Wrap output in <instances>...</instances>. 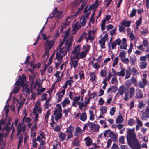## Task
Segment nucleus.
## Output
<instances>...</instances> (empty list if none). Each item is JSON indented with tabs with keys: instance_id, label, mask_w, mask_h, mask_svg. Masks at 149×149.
<instances>
[{
	"instance_id": "nucleus-11",
	"label": "nucleus",
	"mask_w": 149,
	"mask_h": 149,
	"mask_svg": "<svg viewBox=\"0 0 149 149\" xmlns=\"http://www.w3.org/2000/svg\"><path fill=\"white\" fill-rule=\"evenodd\" d=\"M14 123H13L12 124L10 127H9L8 125H4L2 130H1L2 131V133H3V132L4 130L6 131L7 132H9L10 131L12 130L13 128V126Z\"/></svg>"
},
{
	"instance_id": "nucleus-32",
	"label": "nucleus",
	"mask_w": 149,
	"mask_h": 149,
	"mask_svg": "<svg viewBox=\"0 0 149 149\" xmlns=\"http://www.w3.org/2000/svg\"><path fill=\"white\" fill-rule=\"evenodd\" d=\"M87 118L86 113L84 112L81 113L80 116V120L83 121H85Z\"/></svg>"
},
{
	"instance_id": "nucleus-27",
	"label": "nucleus",
	"mask_w": 149,
	"mask_h": 149,
	"mask_svg": "<svg viewBox=\"0 0 149 149\" xmlns=\"http://www.w3.org/2000/svg\"><path fill=\"white\" fill-rule=\"evenodd\" d=\"M80 98L81 97L80 96L78 97L75 96L74 99L73 100V102L72 103V106L75 107H77V105L76 104V103H77V102L79 101L80 100Z\"/></svg>"
},
{
	"instance_id": "nucleus-13",
	"label": "nucleus",
	"mask_w": 149,
	"mask_h": 149,
	"mask_svg": "<svg viewBox=\"0 0 149 149\" xmlns=\"http://www.w3.org/2000/svg\"><path fill=\"white\" fill-rule=\"evenodd\" d=\"M70 22L69 21L68 22V19L67 18L65 21L63 22L62 23L63 25L61 26V29L60 31V32H62L64 28H65L66 27L69 25L70 24Z\"/></svg>"
},
{
	"instance_id": "nucleus-36",
	"label": "nucleus",
	"mask_w": 149,
	"mask_h": 149,
	"mask_svg": "<svg viewBox=\"0 0 149 149\" xmlns=\"http://www.w3.org/2000/svg\"><path fill=\"white\" fill-rule=\"evenodd\" d=\"M37 111H38V113H41L42 111V109L41 107H38L37 108H36V109L35 110L34 107L33 109V113L34 114H36L37 113Z\"/></svg>"
},
{
	"instance_id": "nucleus-6",
	"label": "nucleus",
	"mask_w": 149,
	"mask_h": 149,
	"mask_svg": "<svg viewBox=\"0 0 149 149\" xmlns=\"http://www.w3.org/2000/svg\"><path fill=\"white\" fill-rule=\"evenodd\" d=\"M149 118V107L147 106L145 111L142 114L141 120H146Z\"/></svg>"
},
{
	"instance_id": "nucleus-14",
	"label": "nucleus",
	"mask_w": 149,
	"mask_h": 149,
	"mask_svg": "<svg viewBox=\"0 0 149 149\" xmlns=\"http://www.w3.org/2000/svg\"><path fill=\"white\" fill-rule=\"evenodd\" d=\"M17 84L22 87L23 88L28 86V85L25 83V81H23L22 80L21 81L19 80H17L15 83V85Z\"/></svg>"
},
{
	"instance_id": "nucleus-22",
	"label": "nucleus",
	"mask_w": 149,
	"mask_h": 149,
	"mask_svg": "<svg viewBox=\"0 0 149 149\" xmlns=\"http://www.w3.org/2000/svg\"><path fill=\"white\" fill-rule=\"evenodd\" d=\"M89 75L90 76V80L92 82L94 81L97 78L94 72H91L89 74Z\"/></svg>"
},
{
	"instance_id": "nucleus-58",
	"label": "nucleus",
	"mask_w": 149,
	"mask_h": 149,
	"mask_svg": "<svg viewBox=\"0 0 149 149\" xmlns=\"http://www.w3.org/2000/svg\"><path fill=\"white\" fill-rule=\"evenodd\" d=\"M92 33V31H90L89 32V34L88 35V38L87 39V41L88 40H94V38L93 36L91 35V33Z\"/></svg>"
},
{
	"instance_id": "nucleus-1",
	"label": "nucleus",
	"mask_w": 149,
	"mask_h": 149,
	"mask_svg": "<svg viewBox=\"0 0 149 149\" xmlns=\"http://www.w3.org/2000/svg\"><path fill=\"white\" fill-rule=\"evenodd\" d=\"M135 128L128 129L127 139L128 145L133 149H141V145L134 133Z\"/></svg>"
},
{
	"instance_id": "nucleus-24",
	"label": "nucleus",
	"mask_w": 149,
	"mask_h": 149,
	"mask_svg": "<svg viewBox=\"0 0 149 149\" xmlns=\"http://www.w3.org/2000/svg\"><path fill=\"white\" fill-rule=\"evenodd\" d=\"M66 134L61 131L58 134V137L61 141H64L65 139Z\"/></svg>"
},
{
	"instance_id": "nucleus-2",
	"label": "nucleus",
	"mask_w": 149,
	"mask_h": 149,
	"mask_svg": "<svg viewBox=\"0 0 149 149\" xmlns=\"http://www.w3.org/2000/svg\"><path fill=\"white\" fill-rule=\"evenodd\" d=\"M73 41V38L72 37L68 38L66 41V46L61 48L59 52L65 56L67 54V52L70 51V48L71 47Z\"/></svg>"
},
{
	"instance_id": "nucleus-64",
	"label": "nucleus",
	"mask_w": 149,
	"mask_h": 149,
	"mask_svg": "<svg viewBox=\"0 0 149 149\" xmlns=\"http://www.w3.org/2000/svg\"><path fill=\"white\" fill-rule=\"evenodd\" d=\"M125 137L124 136H121L119 139V142L122 144L125 143Z\"/></svg>"
},
{
	"instance_id": "nucleus-12",
	"label": "nucleus",
	"mask_w": 149,
	"mask_h": 149,
	"mask_svg": "<svg viewBox=\"0 0 149 149\" xmlns=\"http://www.w3.org/2000/svg\"><path fill=\"white\" fill-rule=\"evenodd\" d=\"M136 94L135 96L136 98L140 99L143 97V94L142 91L140 89H137L136 90Z\"/></svg>"
},
{
	"instance_id": "nucleus-8",
	"label": "nucleus",
	"mask_w": 149,
	"mask_h": 149,
	"mask_svg": "<svg viewBox=\"0 0 149 149\" xmlns=\"http://www.w3.org/2000/svg\"><path fill=\"white\" fill-rule=\"evenodd\" d=\"M139 88H143L147 84V81L145 78H143L142 79V81H139Z\"/></svg>"
},
{
	"instance_id": "nucleus-47",
	"label": "nucleus",
	"mask_w": 149,
	"mask_h": 149,
	"mask_svg": "<svg viewBox=\"0 0 149 149\" xmlns=\"http://www.w3.org/2000/svg\"><path fill=\"white\" fill-rule=\"evenodd\" d=\"M137 12V10L134 8H133L131 12V13L130 15V17L132 18L134 16L136 15Z\"/></svg>"
},
{
	"instance_id": "nucleus-37",
	"label": "nucleus",
	"mask_w": 149,
	"mask_h": 149,
	"mask_svg": "<svg viewBox=\"0 0 149 149\" xmlns=\"http://www.w3.org/2000/svg\"><path fill=\"white\" fill-rule=\"evenodd\" d=\"M81 48V45L80 44H78L74 49L72 50V52H75L80 53Z\"/></svg>"
},
{
	"instance_id": "nucleus-44",
	"label": "nucleus",
	"mask_w": 149,
	"mask_h": 149,
	"mask_svg": "<svg viewBox=\"0 0 149 149\" xmlns=\"http://www.w3.org/2000/svg\"><path fill=\"white\" fill-rule=\"evenodd\" d=\"M23 134L20 135L19 137V140L18 141V145H19V147L21 146L23 142Z\"/></svg>"
},
{
	"instance_id": "nucleus-50",
	"label": "nucleus",
	"mask_w": 149,
	"mask_h": 149,
	"mask_svg": "<svg viewBox=\"0 0 149 149\" xmlns=\"http://www.w3.org/2000/svg\"><path fill=\"white\" fill-rule=\"evenodd\" d=\"M80 57L79 58H83L85 57L86 55V52L83 51L82 52L80 53Z\"/></svg>"
},
{
	"instance_id": "nucleus-3",
	"label": "nucleus",
	"mask_w": 149,
	"mask_h": 149,
	"mask_svg": "<svg viewBox=\"0 0 149 149\" xmlns=\"http://www.w3.org/2000/svg\"><path fill=\"white\" fill-rule=\"evenodd\" d=\"M57 109L54 111L53 115L55 116V119L56 121H58L60 119L62 118V107L60 104L56 105Z\"/></svg>"
},
{
	"instance_id": "nucleus-25",
	"label": "nucleus",
	"mask_w": 149,
	"mask_h": 149,
	"mask_svg": "<svg viewBox=\"0 0 149 149\" xmlns=\"http://www.w3.org/2000/svg\"><path fill=\"white\" fill-rule=\"evenodd\" d=\"M121 43V40L118 38L116 40L112 42V49H113L115 48V47L118 45H119Z\"/></svg>"
},
{
	"instance_id": "nucleus-20",
	"label": "nucleus",
	"mask_w": 149,
	"mask_h": 149,
	"mask_svg": "<svg viewBox=\"0 0 149 149\" xmlns=\"http://www.w3.org/2000/svg\"><path fill=\"white\" fill-rule=\"evenodd\" d=\"M80 142V141L79 140L78 137H76L73 141L72 144L74 146H79Z\"/></svg>"
},
{
	"instance_id": "nucleus-63",
	"label": "nucleus",
	"mask_w": 149,
	"mask_h": 149,
	"mask_svg": "<svg viewBox=\"0 0 149 149\" xmlns=\"http://www.w3.org/2000/svg\"><path fill=\"white\" fill-rule=\"evenodd\" d=\"M37 122H34V126H33L31 128V132H32L33 131H34L37 128Z\"/></svg>"
},
{
	"instance_id": "nucleus-52",
	"label": "nucleus",
	"mask_w": 149,
	"mask_h": 149,
	"mask_svg": "<svg viewBox=\"0 0 149 149\" xmlns=\"http://www.w3.org/2000/svg\"><path fill=\"white\" fill-rule=\"evenodd\" d=\"M131 81L134 85L135 86H137L138 85V83L136 81V79L134 77H132L131 79Z\"/></svg>"
},
{
	"instance_id": "nucleus-43",
	"label": "nucleus",
	"mask_w": 149,
	"mask_h": 149,
	"mask_svg": "<svg viewBox=\"0 0 149 149\" xmlns=\"http://www.w3.org/2000/svg\"><path fill=\"white\" fill-rule=\"evenodd\" d=\"M90 45H89L87 44L86 45H84L83 46V49H84V51L85 52H86V53H87L90 50Z\"/></svg>"
},
{
	"instance_id": "nucleus-53",
	"label": "nucleus",
	"mask_w": 149,
	"mask_h": 149,
	"mask_svg": "<svg viewBox=\"0 0 149 149\" xmlns=\"http://www.w3.org/2000/svg\"><path fill=\"white\" fill-rule=\"evenodd\" d=\"M132 72L133 73L134 75H136L139 74V73L138 72V70L135 67H133L132 68Z\"/></svg>"
},
{
	"instance_id": "nucleus-49",
	"label": "nucleus",
	"mask_w": 149,
	"mask_h": 149,
	"mask_svg": "<svg viewBox=\"0 0 149 149\" xmlns=\"http://www.w3.org/2000/svg\"><path fill=\"white\" fill-rule=\"evenodd\" d=\"M58 94V97L57 100V102L58 103L59 102L62 97H63L64 96L63 95H62L61 94H60V92H58L57 94V95Z\"/></svg>"
},
{
	"instance_id": "nucleus-41",
	"label": "nucleus",
	"mask_w": 149,
	"mask_h": 149,
	"mask_svg": "<svg viewBox=\"0 0 149 149\" xmlns=\"http://www.w3.org/2000/svg\"><path fill=\"white\" fill-rule=\"evenodd\" d=\"M23 91L26 93V94H29V95L30 93V90L29 88H28V85L26 86L25 87L23 88Z\"/></svg>"
},
{
	"instance_id": "nucleus-21",
	"label": "nucleus",
	"mask_w": 149,
	"mask_h": 149,
	"mask_svg": "<svg viewBox=\"0 0 149 149\" xmlns=\"http://www.w3.org/2000/svg\"><path fill=\"white\" fill-rule=\"evenodd\" d=\"M135 90L134 87H131L129 90V98H132L134 96L135 93Z\"/></svg>"
},
{
	"instance_id": "nucleus-16",
	"label": "nucleus",
	"mask_w": 149,
	"mask_h": 149,
	"mask_svg": "<svg viewBox=\"0 0 149 149\" xmlns=\"http://www.w3.org/2000/svg\"><path fill=\"white\" fill-rule=\"evenodd\" d=\"M125 91L124 87L123 86H120L119 88V90L117 93L116 95L117 96L122 95Z\"/></svg>"
},
{
	"instance_id": "nucleus-19",
	"label": "nucleus",
	"mask_w": 149,
	"mask_h": 149,
	"mask_svg": "<svg viewBox=\"0 0 149 149\" xmlns=\"http://www.w3.org/2000/svg\"><path fill=\"white\" fill-rule=\"evenodd\" d=\"M70 101L68 97L65 98L63 102L61 103L63 107H65L66 104H69L70 103Z\"/></svg>"
},
{
	"instance_id": "nucleus-45",
	"label": "nucleus",
	"mask_w": 149,
	"mask_h": 149,
	"mask_svg": "<svg viewBox=\"0 0 149 149\" xmlns=\"http://www.w3.org/2000/svg\"><path fill=\"white\" fill-rule=\"evenodd\" d=\"M107 74V71L105 69H102L100 72V74L102 77H106Z\"/></svg>"
},
{
	"instance_id": "nucleus-18",
	"label": "nucleus",
	"mask_w": 149,
	"mask_h": 149,
	"mask_svg": "<svg viewBox=\"0 0 149 149\" xmlns=\"http://www.w3.org/2000/svg\"><path fill=\"white\" fill-rule=\"evenodd\" d=\"M131 22L130 21L123 20L121 23L122 26L125 27H128L130 26Z\"/></svg>"
},
{
	"instance_id": "nucleus-5",
	"label": "nucleus",
	"mask_w": 149,
	"mask_h": 149,
	"mask_svg": "<svg viewBox=\"0 0 149 149\" xmlns=\"http://www.w3.org/2000/svg\"><path fill=\"white\" fill-rule=\"evenodd\" d=\"M46 43L45 45V48L46 49L50 51L54 45V40H48L46 41Z\"/></svg>"
},
{
	"instance_id": "nucleus-62",
	"label": "nucleus",
	"mask_w": 149,
	"mask_h": 149,
	"mask_svg": "<svg viewBox=\"0 0 149 149\" xmlns=\"http://www.w3.org/2000/svg\"><path fill=\"white\" fill-rule=\"evenodd\" d=\"M118 135L115 134L114 133L112 132V141L116 142L117 141Z\"/></svg>"
},
{
	"instance_id": "nucleus-57",
	"label": "nucleus",
	"mask_w": 149,
	"mask_h": 149,
	"mask_svg": "<svg viewBox=\"0 0 149 149\" xmlns=\"http://www.w3.org/2000/svg\"><path fill=\"white\" fill-rule=\"evenodd\" d=\"M148 33V31L146 29H143V30L141 31V34L143 36H145Z\"/></svg>"
},
{
	"instance_id": "nucleus-46",
	"label": "nucleus",
	"mask_w": 149,
	"mask_h": 149,
	"mask_svg": "<svg viewBox=\"0 0 149 149\" xmlns=\"http://www.w3.org/2000/svg\"><path fill=\"white\" fill-rule=\"evenodd\" d=\"M123 118L122 115H119L118 116L117 119L116 120V122L117 123H121L123 121Z\"/></svg>"
},
{
	"instance_id": "nucleus-39",
	"label": "nucleus",
	"mask_w": 149,
	"mask_h": 149,
	"mask_svg": "<svg viewBox=\"0 0 149 149\" xmlns=\"http://www.w3.org/2000/svg\"><path fill=\"white\" fill-rule=\"evenodd\" d=\"M117 74L118 76H124L125 75V70L124 68H122L121 70L119 72L115 74Z\"/></svg>"
},
{
	"instance_id": "nucleus-48",
	"label": "nucleus",
	"mask_w": 149,
	"mask_h": 149,
	"mask_svg": "<svg viewBox=\"0 0 149 149\" xmlns=\"http://www.w3.org/2000/svg\"><path fill=\"white\" fill-rule=\"evenodd\" d=\"M89 113L90 114L89 119L91 120H93L94 119V114L93 111H89Z\"/></svg>"
},
{
	"instance_id": "nucleus-29",
	"label": "nucleus",
	"mask_w": 149,
	"mask_h": 149,
	"mask_svg": "<svg viewBox=\"0 0 149 149\" xmlns=\"http://www.w3.org/2000/svg\"><path fill=\"white\" fill-rule=\"evenodd\" d=\"M15 86H14V88L13 91L12 92H11L10 93H11V94L12 93H16L18 92L19 91L20 89V86L16 84L15 85Z\"/></svg>"
},
{
	"instance_id": "nucleus-34",
	"label": "nucleus",
	"mask_w": 149,
	"mask_h": 149,
	"mask_svg": "<svg viewBox=\"0 0 149 149\" xmlns=\"http://www.w3.org/2000/svg\"><path fill=\"white\" fill-rule=\"evenodd\" d=\"M136 58L134 56L130 57V60L131 62V64L132 65H134L135 64Z\"/></svg>"
},
{
	"instance_id": "nucleus-4",
	"label": "nucleus",
	"mask_w": 149,
	"mask_h": 149,
	"mask_svg": "<svg viewBox=\"0 0 149 149\" xmlns=\"http://www.w3.org/2000/svg\"><path fill=\"white\" fill-rule=\"evenodd\" d=\"M26 126V125H22L21 123H20V122H19L18 124L17 127V136L19 135H21V133L22 131L23 132V133H24Z\"/></svg>"
},
{
	"instance_id": "nucleus-31",
	"label": "nucleus",
	"mask_w": 149,
	"mask_h": 149,
	"mask_svg": "<svg viewBox=\"0 0 149 149\" xmlns=\"http://www.w3.org/2000/svg\"><path fill=\"white\" fill-rule=\"evenodd\" d=\"M81 27V24L79 23L76 22L74 25L73 30L74 31L77 32Z\"/></svg>"
},
{
	"instance_id": "nucleus-55",
	"label": "nucleus",
	"mask_w": 149,
	"mask_h": 149,
	"mask_svg": "<svg viewBox=\"0 0 149 149\" xmlns=\"http://www.w3.org/2000/svg\"><path fill=\"white\" fill-rule=\"evenodd\" d=\"M121 60L123 63L128 64L129 63V60L128 58H121Z\"/></svg>"
},
{
	"instance_id": "nucleus-59",
	"label": "nucleus",
	"mask_w": 149,
	"mask_h": 149,
	"mask_svg": "<svg viewBox=\"0 0 149 149\" xmlns=\"http://www.w3.org/2000/svg\"><path fill=\"white\" fill-rule=\"evenodd\" d=\"M79 75L80 79L81 80L82 78L84 79V72L82 70L79 73Z\"/></svg>"
},
{
	"instance_id": "nucleus-56",
	"label": "nucleus",
	"mask_w": 149,
	"mask_h": 149,
	"mask_svg": "<svg viewBox=\"0 0 149 149\" xmlns=\"http://www.w3.org/2000/svg\"><path fill=\"white\" fill-rule=\"evenodd\" d=\"M73 131V128L72 127L71 125H70L68 129H67L66 131L65 132L66 133H72Z\"/></svg>"
},
{
	"instance_id": "nucleus-17",
	"label": "nucleus",
	"mask_w": 149,
	"mask_h": 149,
	"mask_svg": "<svg viewBox=\"0 0 149 149\" xmlns=\"http://www.w3.org/2000/svg\"><path fill=\"white\" fill-rule=\"evenodd\" d=\"M88 125V126L91 130H92L93 128L96 127L98 131L99 129V125H98L96 127V124L92 122H89V123Z\"/></svg>"
},
{
	"instance_id": "nucleus-9",
	"label": "nucleus",
	"mask_w": 149,
	"mask_h": 149,
	"mask_svg": "<svg viewBox=\"0 0 149 149\" xmlns=\"http://www.w3.org/2000/svg\"><path fill=\"white\" fill-rule=\"evenodd\" d=\"M122 42L120 46V48L121 49L126 50L127 47L126 39L125 38H123L122 40Z\"/></svg>"
},
{
	"instance_id": "nucleus-60",
	"label": "nucleus",
	"mask_w": 149,
	"mask_h": 149,
	"mask_svg": "<svg viewBox=\"0 0 149 149\" xmlns=\"http://www.w3.org/2000/svg\"><path fill=\"white\" fill-rule=\"evenodd\" d=\"M126 54V51H122L119 53V56L121 57V58H124Z\"/></svg>"
},
{
	"instance_id": "nucleus-26",
	"label": "nucleus",
	"mask_w": 149,
	"mask_h": 149,
	"mask_svg": "<svg viewBox=\"0 0 149 149\" xmlns=\"http://www.w3.org/2000/svg\"><path fill=\"white\" fill-rule=\"evenodd\" d=\"M52 13L53 14V17H58L61 14L60 12L55 7V10H53Z\"/></svg>"
},
{
	"instance_id": "nucleus-10",
	"label": "nucleus",
	"mask_w": 149,
	"mask_h": 149,
	"mask_svg": "<svg viewBox=\"0 0 149 149\" xmlns=\"http://www.w3.org/2000/svg\"><path fill=\"white\" fill-rule=\"evenodd\" d=\"M84 140L85 142L86 145L87 146H89L92 144L93 140L90 137L88 136L84 139Z\"/></svg>"
},
{
	"instance_id": "nucleus-38",
	"label": "nucleus",
	"mask_w": 149,
	"mask_h": 149,
	"mask_svg": "<svg viewBox=\"0 0 149 149\" xmlns=\"http://www.w3.org/2000/svg\"><path fill=\"white\" fill-rule=\"evenodd\" d=\"M69 34L70 32L68 31H65V33L64 35V38L63 39V42H65V41H66L68 39H67V38L68 37V36L69 35Z\"/></svg>"
},
{
	"instance_id": "nucleus-40",
	"label": "nucleus",
	"mask_w": 149,
	"mask_h": 149,
	"mask_svg": "<svg viewBox=\"0 0 149 149\" xmlns=\"http://www.w3.org/2000/svg\"><path fill=\"white\" fill-rule=\"evenodd\" d=\"M72 53L73 54V57L74 58L77 59L79 61V57L80 55V53L75 52H72Z\"/></svg>"
},
{
	"instance_id": "nucleus-61",
	"label": "nucleus",
	"mask_w": 149,
	"mask_h": 149,
	"mask_svg": "<svg viewBox=\"0 0 149 149\" xmlns=\"http://www.w3.org/2000/svg\"><path fill=\"white\" fill-rule=\"evenodd\" d=\"M50 110H48L46 113V115L45 117V120L46 121L48 120V118L49 115L50 114Z\"/></svg>"
},
{
	"instance_id": "nucleus-33",
	"label": "nucleus",
	"mask_w": 149,
	"mask_h": 149,
	"mask_svg": "<svg viewBox=\"0 0 149 149\" xmlns=\"http://www.w3.org/2000/svg\"><path fill=\"white\" fill-rule=\"evenodd\" d=\"M107 107L105 106H103L100 108V111L102 115H104L106 113Z\"/></svg>"
},
{
	"instance_id": "nucleus-54",
	"label": "nucleus",
	"mask_w": 149,
	"mask_h": 149,
	"mask_svg": "<svg viewBox=\"0 0 149 149\" xmlns=\"http://www.w3.org/2000/svg\"><path fill=\"white\" fill-rule=\"evenodd\" d=\"M98 6V5L97 4H95V3L91 5L88 8V10H92L93 9L96 8L97 6Z\"/></svg>"
},
{
	"instance_id": "nucleus-28",
	"label": "nucleus",
	"mask_w": 149,
	"mask_h": 149,
	"mask_svg": "<svg viewBox=\"0 0 149 149\" xmlns=\"http://www.w3.org/2000/svg\"><path fill=\"white\" fill-rule=\"evenodd\" d=\"M104 137H109L112 138V131L110 130H108L106 131L104 134Z\"/></svg>"
},
{
	"instance_id": "nucleus-51",
	"label": "nucleus",
	"mask_w": 149,
	"mask_h": 149,
	"mask_svg": "<svg viewBox=\"0 0 149 149\" xmlns=\"http://www.w3.org/2000/svg\"><path fill=\"white\" fill-rule=\"evenodd\" d=\"M124 125L123 124H120L117 125H112V127L117 128L119 129H121L123 127Z\"/></svg>"
},
{
	"instance_id": "nucleus-42",
	"label": "nucleus",
	"mask_w": 149,
	"mask_h": 149,
	"mask_svg": "<svg viewBox=\"0 0 149 149\" xmlns=\"http://www.w3.org/2000/svg\"><path fill=\"white\" fill-rule=\"evenodd\" d=\"M136 120L134 119H130L128 121V124L132 126L136 123Z\"/></svg>"
},
{
	"instance_id": "nucleus-35",
	"label": "nucleus",
	"mask_w": 149,
	"mask_h": 149,
	"mask_svg": "<svg viewBox=\"0 0 149 149\" xmlns=\"http://www.w3.org/2000/svg\"><path fill=\"white\" fill-rule=\"evenodd\" d=\"M81 131V130L80 128L79 127H77L76 129L75 132L74 133V135L75 136H77L80 135L82 132Z\"/></svg>"
},
{
	"instance_id": "nucleus-30",
	"label": "nucleus",
	"mask_w": 149,
	"mask_h": 149,
	"mask_svg": "<svg viewBox=\"0 0 149 149\" xmlns=\"http://www.w3.org/2000/svg\"><path fill=\"white\" fill-rule=\"evenodd\" d=\"M56 58L59 61H61L63 58V56H65L59 52L56 53Z\"/></svg>"
},
{
	"instance_id": "nucleus-15",
	"label": "nucleus",
	"mask_w": 149,
	"mask_h": 149,
	"mask_svg": "<svg viewBox=\"0 0 149 149\" xmlns=\"http://www.w3.org/2000/svg\"><path fill=\"white\" fill-rule=\"evenodd\" d=\"M78 60H73L71 59L69 64L72 67H73L74 68H76L78 65Z\"/></svg>"
},
{
	"instance_id": "nucleus-7",
	"label": "nucleus",
	"mask_w": 149,
	"mask_h": 149,
	"mask_svg": "<svg viewBox=\"0 0 149 149\" xmlns=\"http://www.w3.org/2000/svg\"><path fill=\"white\" fill-rule=\"evenodd\" d=\"M111 16L110 15H107L105 19H103L102 23L101 24V30L103 31L105 29V24L106 21H109L110 19Z\"/></svg>"
},
{
	"instance_id": "nucleus-23",
	"label": "nucleus",
	"mask_w": 149,
	"mask_h": 149,
	"mask_svg": "<svg viewBox=\"0 0 149 149\" xmlns=\"http://www.w3.org/2000/svg\"><path fill=\"white\" fill-rule=\"evenodd\" d=\"M147 65L146 61H142L139 63V68L141 69L146 68Z\"/></svg>"
}]
</instances>
